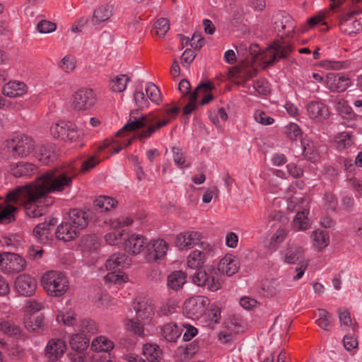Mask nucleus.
<instances>
[{"label": "nucleus", "instance_id": "f257e3e1", "mask_svg": "<svg viewBox=\"0 0 362 362\" xmlns=\"http://www.w3.org/2000/svg\"><path fill=\"white\" fill-rule=\"evenodd\" d=\"M75 173L73 167H60L47 170L34 182L17 187L8 192V199L20 202L26 214L31 218L41 216L45 208L42 199L49 193L61 192L72 185Z\"/></svg>", "mask_w": 362, "mask_h": 362}, {"label": "nucleus", "instance_id": "f03ea898", "mask_svg": "<svg viewBox=\"0 0 362 362\" xmlns=\"http://www.w3.org/2000/svg\"><path fill=\"white\" fill-rule=\"evenodd\" d=\"M179 110L178 107H174L166 110L163 115L151 113L139 119H129L123 129L117 132V135L120 134L123 130L134 131L146 127V129L141 131L138 137L140 140L148 139L175 118Z\"/></svg>", "mask_w": 362, "mask_h": 362}, {"label": "nucleus", "instance_id": "7ed1b4c3", "mask_svg": "<svg viewBox=\"0 0 362 362\" xmlns=\"http://www.w3.org/2000/svg\"><path fill=\"white\" fill-rule=\"evenodd\" d=\"M259 47L257 45H251L249 49L250 54L254 61L260 60L264 64V67L269 66L276 61L286 58L292 52L291 45L284 40H276L265 50L259 52Z\"/></svg>", "mask_w": 362, "mask_h": 362}, {"label": "nucleus", "instance_id": "20e7f679", "mask_svg": "<svg viewBox=\"0 0 362 362\" xmlns=\"http://www.w3.org/2000/svg\"><path fill=\"white\" fill-rule=\"evenodd\" d=\"M136 319L128 320L127 328L135 334L144 335V325L149 323L154 317L155 307L152 300L146 298H139L134 303Z\"/></svg>", "mask_w": 362, "mask_h": 362}, {"label": "nucleus", "instance_id": "39448f33", "mask_svg": "<svg viewBox=\"0 0 362 362\" xmlns=\"http://www.w3.org/2000/svg\"><path fill=\"white\" fill-rule=\"evenodd\" d=\"M41 283L44 289L51 296L61 297L69 288L67 277L58 271L50 270L45 272L42 276Z\"/></svg>", "mask_w": 362, "mask_h": 362}, {"label": "nucleus", "instance_id": "423d86ee", "mask_svg": "<svg viewBox=\"0 0 362 362\" xmlns=\"http://www.w3.org/2000/svg\"><path fill=\"white\" fill-rule=\"evenodd\" d=\"M49 131L54 138L61 140L76 141L80 139L76 126L70 122H57L50 127Z\"/></svg>", "mask_w": 362, "mask_h": 362}, {"label": "nucleus", "instance_id": "0eeeda50", "mask_svg": "<svg viewBox=\"0 0 362 362\" xmlns=\"http://www.w3.org/2000/svg\"><path fill=\"white\" fill-rule=\"evenodd\" d=\"M209 303V299L205 296H192L185 301L184 310L189 318L199 319L205 313Z\"/></svg>", "mask_w": 362, "mask_h": 362}, {"label": "nucleus", "instance_id": "6e6552de", "mask_svg": "<svg viewBox=\"0 0 362 362\" xmlns=\"http://www.w3.org/2000/svg\"><path fill=\"white\" fill-rule=\"evenodd\" d=\"M26 262L21 256L11 252L0 253V269L6 274L18 273L23 271Z\"/></svg>", "mask_w": 362, "mask_h": 362}, {"label": "nucleus", "instance_id": "1a4fd4ad", "mask_svg": "<svg viewBox=\"0 0 362 362\" xmlns=\"http://www.w3.org/2000/svg\"><path fill=\"white\" fill-rule=\"evenodd\" d=\"M35 146L33 138L25 134H17L8 142V146L12 148L13 153L21 158L30 155Z\"/></svg>", "mask_w": 362, "mask_h": 362}, {"label": "nucleus", "instance_id": "9d476101", "mask_svg": "<svg viewBox=\"0 0 362 362\" xmlns=\"http://www.w3.org/2000/svg\"><path fill=\"white\" fill-rule=\"evenodd\" d=\"M97 101L96 95L93 89L81 88L74 95L73 105L79 110H86L92 108Z\"/></svg>", "mask_w": 362, "mask_h": 362}, {"label": "nucleus", "instance_id": "9b49d317", "mask_svg": "<svg viewBox=\"0 0 362 362\" xmlns=\"http://www.w3.org/2000/svg\"><path fill=\"white\" fill-rule=\"evenodd\" d=\"M351 86L350 78L343 73H329L325 76V86L332 92H344Z\"/></svg>", "mask_w": 362, "mask_h": 362}, {"label": "nucleus", "instance_id": "f8f14e48", "mask_svg": "<svg viewBox=\"0 0 362 362\" xmlns=\"http://www.w3.org/2000/svg\"><path fill=\"white\" fill-rule=\"evenodd\" d=\"M169 248L168 243L163 239H154L148 242L145 259L148 262H154L162 259Z\"/></svg>", "mask_w": 362, "mask_h": 362}, {"label": "nucleus", "instance_id": "ddd939ff", "mask_svg": "<svg viewBox=\"0 0 362 362\" xmlns=\"http://www.w3.org/2000/svg\"><path fill=\"white\" fill-rule=\"evenodd\" d=\"M305 248L302 246L287 243L279 251L280 259L286 264H294L306 260L304 257Z\"/></svg>", "mask_w": 362, "mask_h": 362}, {"label": "nucleus", "instance_id": "4468645a", "mask_svg": "<svg viewBox=\"0 0 362 362\" xmlns=\"http://www.w3.org/2000/svg\"><path fill=\"white\" fill-rule=\"evenodd\" d=\"M148 240L141 235L129 233L123 243L124 250L129 255H137L141 254L144 248L147 247Z\"/></svg>", "mask_w": 362, "mask_h": 362}, {"label": "nucleus", "instance_id": "2eb2a0df", "mask_svg": "<svg viewBox=\"0 0 362 362\" xmlns=\"http://www.w3.org/2000/svg\"><path fill=\"white\" fill-rule=\"evenodd\" d=\"M306 111L309 118L315 122H321L327 119L330 115L329 107L322 100H315L308 103Z\"/></svg>", "mask_w": 362, "mask_h": 362}, {"label": "nucleus", "instance_id": "dca6fc26", "mask_svg": "<svg viewBox=\"0 0 362 362\" xmlns=\"http://www.w3.org/2000/svg\"><path fill=\"white\" fill-rule=\"evenodd\" d=\"M15 290L21 296H32L37 288V281L28 274L18 276L14 282Z\"/></svg>", "mask_w": 362, "mask_h": 362}, {"label": "nucleus", "instance_id": "f3484780", "mask_svg": "<svg viewBox=\"0 0 362 362\" xmlns=\"http://www.w3.org/2000/svg\"><path fill=\"white\" fill-rule=\"evenodd\" d=\"M357 12L353 11L344 15L339 23L340 30L349 36H354L362 30V18L353 20Z\"/></svg>", "mask_w": 362, "mask_h": 362}, {"label": "nucleus", "instance_id": "a211bd4d", "mask_svg": "<svg viewBox=\"0 0 362 362\" xmlns=\"http://www.w3.org/2000/svg\"><path fill=\"white\" fill-rule=\"evenodd\" d=\"M275 29L281 36H290L294 32V23L292 18L284 12L277 13L274 17Z\"/></svg>", "mask_w": 362, "mask_h": 362}, {"label": "nucleus", "instance_id": "6ab92c4d", "mask_svg": "<svg viewBox=\"0 0 362 362\" xmlns=\"http://www.w3.org/2000/svg\"><path fill=\"white\" fill-rule=\"evenodd\" d=\"M14 200L8 199V193L5 199L0 202V223H8L15 220L18 207Z\"/></svg>", "mask_w": 362, "mask_h": 362}, {"label": "nucleus", "instance_id": "aec40b11", "mask_svg": "<svg viewBox=\"0 0 362 362\" xmlns=\"http://www.w3.org/2000/svg\"><path fill=\"white\" fill-rule=\"evenodd\" d=\"M202 235L198 231H187L179 234L176 238V244L180 250H188L194 247L202 240Z\"/></svg>", "mask_w": 362, "mask_h": 362}, {"label": "nucleus", "instance_id": "412c9836", "mask_svg": "<svg viewBox=\"0 0 362 362\" xmlns=\"http://www.w3.org/2000/svg\"><path fill=\"white\" fill-rule=\"evenodd\" d=\"M238 259L232 255H226L220 259L217 271L220 274H225L230 276L235 274L239 269Z\"/></svg>", "mask_w": 362, "mask_h": 362}, {"label": "nucleus", "instance_id": "4be33fe9", "mask_svg": "<svg viewBox=\"0 0 362 362\" xmlns=\"http://www.w3.org/2000/svg\"><path fill=\"white\" fill-rule=\"evenodd\" d=\"M2 93L8 98L21 97L28 92L27 85L20 81H9L2 87Z\"/></svg>", "mask_w": 362, "mask_h": 362}, {"label": "nucleus", "instance_id": "5701e85b", "mask_svg": "<svg viewBox=\"0 0 362 362\" xmlns=\"http://www.w3.org/2000/svg\"><path fill=\"white\" fill-rule=\"evenodd\" d=\"M66 350L65 341L60 339H52L45 347V354L49 360L55 361L61 358Z\"/></svg>", "mask_w": 362, "mask_h": 362}, {"label": "nucleus", "instance_id": "b1692460", "mask_svg": "<svg viewBox=\"0 0 362 362\" xmlns=\"http://www.w3.org/2000/svg\"><path fill=\"white\" fill-rule=\"evenodd\" d=\"M105 266L108 271H123L129 266L128 257L122 252L114 253L106 260Z\"/></svg>", "mask_w": 362, "mask_h": 362}, {"label": "nucleus", "instance_id": "393cba45", "mask_svg": "<svg viewBox=\"0 0 362 362\" xmlns=\"http://www.w3.org/2000/svg\"><path fill=\"white\" fill-rule=\"evenodd\" d=\"M8 172L14 177H30L37 173V168L31 163L18 162L9 166Z\"/></svg>", "mask_w": 362, "mask_h": 362}, {"label": "nucleus", "instance_id": "a878e982", "mask_svg": "<svg viewBox=\"0 0 362 362\" xmlns=\"http://www.w3.org/2000/svg\"><path fill=\"white\" fill-rule=\"evenodd\" d=\"M214 88V86L211 82L203 83L199 84L194 90L192 93L190 94L188 103L183 108V113L185 115L191 114L196 108L197 104L196 101L197 97L201 93H206L209 90H211Z\"/></svg>", "mask_w": 362, "mask_h": 362}, {"label": "nucleus", "instance_id": "bb28decb", "mask_svg": "<svg viewBox=\"0 0 362 362\" xmlns=\"http://www.w3.org/2000/svg\"><path fill=\"white\" fill-rule=\"evenodd\" d=\"M79 231L69 221L62 222L56 230V236L59 240L71 241L78 237Z\"/></svg>", "mask_w": 362, "mask_h": 362}, {"label": "nucleus", "instance_id": "cd10ccee", "mask_svg": "<svg viewBox=\"0 0 362 362\" xmlns=\"http://www.w3.org/2000/svg\"><path fill=\"white\" fill-rule=\"evenodd\" d=\"M113 14V6L103 4L96 8L93 13L91 23L94 26H99L107 21Z\"/></svg>", "mask_w": 362, "mask_h": 362}, {"label": "nucleus", "instance_id": "c85d7f7f", "mask_svg": "<svg viewBox=\"0 0 362 362\" xmlns=\"http://www.w3.org/2000/svg\"><path fill=\"white\" fill-rule=\"evenodd\" d=\"M187 281V274L181 270L172 272L166 279V286L168 290L177 291L180 290Z\"/></svg>", "mask_w": 362, "mask_h": 362}, {"label": "nucleus", "instance_id": "c756f323", "mask_svg": "<svg viewBox=\"0 0 362 362\" xmlns=\"http://www.w3.org/2000/svg\"><path fill=\"white\" fill-rule=\"evenodd\" d=\"M67 221L80 231L88 226V214L84 211L74 209L69 211Z\"/></svg>", "mask_w": 362, "mask_h": 362}, {"label": "nucleus", "instance_id": "7c9ffc66", "mask_svg": "<svg viewBox=\"0 0 362 362\" xmlns=\"http://www.w3.org/2000/svg\"><path fill=\"white\" fill-rule=\"evenodd\" d=\"M114 229L105 235V243L111 246L123 247V243L125 241L128 233L125 230Z\"/></svg>", "mask_w": 362, "mask_h": 362}, {"label": "nucleus", "instance_id": "2f4dec72", "mask_svg": "<svg viewBox=\"0 0 362 362\" xmlns=\"http://www.w3.org/2000/svg\"><path fill=\"white\" fill-rule=\"evenodd\" d=\"M289 233V230L286 226H280L272 234L269 239V249L276 251L285 241Z\"/></svg>", "mask_w": 362, "mask_h": 362}, {"label": "nucleus", "instance_id": "473e14b6", "mask_svg": "<svg viewBox=\"0 0 362 362\" xmlns=\"http://www.w3.org/2000/svg\"><path fill=\"white\" fill-rule=\"evenodd\" d=\"M206 253L199 250L192 251L187 257V267L192 269H199L206 262Z\"/></svg>", "mask_w": 362, "mask_h": 362}, {"label": "nucleus", "instance_id": "72a5a7b5", "mask_svg": "<svg viewBox=\"0 0 362 362\" xmlns=\"http://www.w3.org/2000/svg\"><path fill=\"white\" fill-rule=\"evenodd\" d=\"M24 325L29 332H38L42 329L43 317L39 314H27L24 319Z\"/></svg>", "mask_w": 362, "mask_h": 362}, {"label": "nucleus", "instance_id": "f704fd0d", "mask_svg": "<svg viewBox=\"0 0 362 362\" xmlns=\"http://www.w3.org/2000/svg\"><path fill=\"white\" fill-rule=\"evenodd\" d=\"M182 329L175 324L169 322L161 329V335L168 341L175 342L180 337Z\"/></svg>", "mask_w": 362, "mask_h": 362}, {"label": "nucleus", "instance_id": "c9c22d12", "mask_svg": "<svg viewBox=\"0 0 362 362\" xmlns=\"http://www.w3.org/2000/svg\"><path fill=\"white\" fill-rule=\"evenodd\" d=\"M329 16L328 11H320L315 16L309 18L303 28V31L306 32L315 28L317 25H327L326 19Z\"/></svg>", "mask_w": 362, "mask_h": 362}, {"label": "nucleus", "instance_id": "e433bc0d", "mask_svg": "<svg viewBox=\"0 0 362 362\" xmlns=\"http://www.w3.org/2000/svg\"><path fill=\"white\" fill-rule=\"evenodd\" d=\"M114 348V343L105 336L95 338L91 343V349L96 352H108Z\"/></svg>", "mask_w": 362, "mask_h": 362}, {"label": "nucleus", "instance_id": "4c0bfd02", "mask_svg": "<svg viewBox=\"0 0 362 362\" xmlns=\"http://www.w3.org/2000/svg\"><path fill=\"white\" fill-rule=\"evenodd\" d=\"M143 353L150 362H159L163 354L158 345L148 343L144 345Z\"/></svg>", "mask_w": 362, "mask_h": 362}, {"label": "nucleus", "instance_id": "58836bf2", "mask_svg": "<svg viewBox=\"0 0 362 362\" xmlns=\"http://www.w3.org/2000/svg\"><path fill=\"white\" fill-rule=\"evenodd\" d=\"M51 223L44 222L39 223L35 227L33 234L39 242L45 243L49 240L51 233Z\"/></svg>", "mask_w": 362, "mask_h": 362}, {"label": "nucleus", "instance_id": "ea45409f", "mask_svg": "<svg viewBox=\"0 0 362 362\" xmlns=\"http://www.w3.org/2000/svg\"><path fill=\"white\" fill-rule=\"evenodd\" d=\"M57 321L66 326H74L76 322V314L71 308H63L58 312Z\"/></svg>", "mask_w": 362, "mask_h": 362}, {"label": "nucleus", "instance_id": "a19ab883", "mask_svg": "<svg viewBox=\"0 0 362 362\" xmlns=\"http://www.w3.org/2000/svg\"><path fill=\"white\" fill-rule=\"evenodd\" d=\"M71 348L80 353L83 351L88 346L89 339L83 334L76 333L73 334L69 341Z\"/></svg>", "mask_w": 362, "mask_h": 362}, {"label": "nucleus", "instance_id": "79ce46f5", "mask_svg": "<svg viewBox=\"0 0 362 362\" xmlns=\"http://www.w3.org/2000/svg\"><path fill=\"white\" fill-rule=\"evenodd\" d=\"M104 280L106 284L121 285L128 282L129 277L123 271H110L105 276Z\"/></svg>", "mask_w": 362, "mask_h": 362}, {"label": "nucleus", "instance_id": "37998d69", "mask_svg": "<svg viewBox=\"0 0 362 362\" xmlns=\"http://www.w3.org/2000/svg\"><path fill=\"white\" fill-rule=\"evenodd\" d=\"M262 289L266 296L274 297L280 293L281 284L277 279H271L262 283Z\"/></svg>", "mask_w": 362, "mask_h": 362}, {"label": "nucleus", "instance_id": "c03bdc74", "mask_svg": "<svg viewBox=\"0 0 362 362\" xmlns=\"http://www.w3.org/2000/svg\"><path fill=\"white\" fill-rule=\"evenodd\" d=\"M340 325L345 331H355L356 325L353 322L350 313L345 308H339L338 310Z\"/></svg>", "mask_w": 362, "mask_h": 362}, {"label": "nucleus", "instance_id": "a18cd8bd", "mask_svg": "<svg viewBox=\"0 0 362 362\" xmlns=\"http://www.w3.org/2000/svg\"><path fill=\"white\" fill-rule=\"evenodd\" d=\"M317 316L315 324L321 329L329 331L332 327L331 315L325 309H318Z\"/></svg>", "mask_w": 362, "mask_h": 362}, {"label": "nucleus", "instance_id": "49530a36", "mask_svg": "<svg viewBox=\"0 0 362 362\" xmlns=\"http://www.w3.org/2000/svg\"><path fill=\"white\" fill-rule=\"evenodd\" d=\"M308 211L298 212L293 221V226L297 230H305L310 228V223L308 218Z\"/></svg>", "mask_w": 362, "mask_h": 362}, {"label": "nucleus", "instance_id": "de8ad7c7", "mask_svg": "<svg viewBox=\"0 0 362 362\" xmlns=\"http://www.w3.org/2000/svg\"><path fill=\"white\" fill-rule=\"evenodd\" d=\"M218 271L208 269L207 282L206 286L211 291H216L221 288L222 280L218 277Z\"/></svg>", "mask_w": 362, "mask_h": 362}, {"label": "nucleus", "instance_id": "09e8293b", "mask_svg": "<svg viewBox=\"0 0 362 362\" xmlns=\"http://www.w3.org/2000/svg\"><path fill=\"white\" fill-rule=\"evenodd\" d=\"M130 78L126 74L117 76L110 81V88L114 92L121 93L125 90Z\"/></svg>", "mask_w": 362, "mask_h": 362}, {"label": "nucleus", "instance_id": "8fccbe9b", "mask_svg": "<svg viewBox=\"0 0 362 362\" xmlns=\"http://www.w3.org/2000/svg\"><path fill=\"white\" fill-rule=\"evenodd\" d=\"M313 245L319 249L327 247L329 243V238L326 232L316 230L312 233Z\"/></svg>", "mask_w": 362, "mask_h": 362}, {"label": "nucleus", "instance_id": "3c124183", "mask_svg": "<svg viewBox=\"0 0 362 362\" xmlns=\"http://www.w3.org/2000/svg\"><path fill=\"white\" fill-rule=\"evenodd\" d=\"M117 202L113 198L107 196H100L95 201V205L102 211H107L113 209Z\"/></svg>", "mask_w": 362, "mask_h": 362}, {"label": "nucleus", "instance_id": "603ef678", "mask_svg": "<svg viewBox=\"0 0 362 362\" xmlns=\"http://www.w3.org/2000/svg\"><path fill=\"white\" fill-rule=\"evenodd\" d=\"M269 91L270 86L268 81L264 79H259L254 83L252 88L248 90V93L266 95Z\"/></svg>", "mask_w": 362, "mask_h": 362}, {"label": "nucleus", "instance_id": "864d4df0", "mask_svg": "<svg viewBox=\"0 0 362 362\" xmlns=\"http://www.w3.org/2000/svg\"><path fill=\"white\" fill-rule=\"evenodd\" d=\"M76 59L71 55L64 56L59 63V68L66 74L73 72L76 69Z\"/></svg>", "mask_w": 362, "mask_h": 362}, {"label": "nucleus", "instance_id": "5fc2aeb1", "mask_svg": "<svg viewBox=\"0 0 362 362\" xmlns=\"http://www.w3.org/2000/svg\"><path fill=\"white\" fill-rule=\"evenodd\" d=\"M145 90L149 100L156 104L160 103L161 101L160 91L155 84L148 83Z\"/></svg>", "mask_w": 362, "mask_h": 362}, {"label": "nucleus", "instance_id": "6e6d98bb", "mask_svg": "<svg viewBox=\"0 0 362 362\" xmlns=\"http://www.w3.org/2000/svg\"><path fill=\"white\" fill-rule=\"evenodd\" d=\"M153 29L157 36L163 37L170 29V25L168 19L165 18H159L154 23Z\"/></svg>", "mask_w": 362, "mask_h": 362}, {"label": "nucleus", "instance_id": "4d7b16f0", "mask_svg": "<svg viewBox=\"0 0 362 362\" xmlns=\"http://www.w3.org/2000/svg\"><path fill=\"white\" fill-rule=\"evenodd\" d=\"M253 117L255 122L264 126L271 125L275 121L273 117L269 116L264 110L259 109L255 110Z\"/></svg>", "mask_w": 362, "mask_h": 362}, {"label": "nucleus", "instance_id": "13d9d810", "mask_svg": "<svg viewBox=\"0 0 362 362\" xmlns=\"http://www.w3.org/2000/svg\"><path fill=\"white\" fill-rule=\"evenodd\" d=\"M177 306V303L175 299L168 298L161 305L159 308L158 314L160 315H168L175 312Z\"/></svg>", "mask_w": 362, "mask_h": 362}, {"label": "nucleus", "instance_id": "bf43d9fd", "mask_svg": "<svg viewBox=\"0 0 362 362\" xmlns=\"http://www.w3.org/2000/svg\"><path fill=\"white\" fill-rule=\"evenodd\" d=\"M337 147L339 150L349 147L353 144L351 135L348 132H341L338 134L335 139Z\"/></svg>", "mask_w": 362, "mask_h": 362}, {"label": "nucleus", "instance_id": "052dcab7", "mask_svg": "<svg viewBox=\"0 0 362 362\" xmlns=\"http://www.w3.org/2000/svg\"><path fill=\"white\" fill-rule=\"evenodd\" d=\"M285 133L291 140L300 139L303 135V132L299 126L292 122L286 126Z\"/></svg>", "mask_w": 362, "mask_h": 362}, {"label": "nucleus", "instance_id": "680f3d73", "mask_svg": "<svg viewBox=\"0 0 362 362\" xmlns=\"http://www.w3.org/2000/svg\"><path fill=\"white\" fill-rule=\"evenodd\" d=\"M172 153L173 161L177 168H184L189 167V164L187 163L185 157L181 149L173 147L172 148Z\"/></svg>", "mask_w": 362, "mask_h": 362}, {"label": "nucleus", "instance_id": "e2e57ef3", "mask_svg": "<svg viewBox=\"0 0 362 362\" xmlns=\"http://www.w3.org/2000/svg\"><path fill=\"white\" fill-rule=\"evenodd\" d=\"M80 334H83L85 336L87 334H92L97 331V326L94 321L92 320L84 319L82 320L79 325Z\"/></svg>", "mask_w": 362, "mask_h": 362}, {"label": "nucleus", "instance_id": "0e129e2a", "mask_svg": "<svg viewBox=\"0 0 362 362\" xmlns=\"http://www.w3.org/2000/svg\"><path fill=\"white\" fill-rule=\"evenodd\" d=\"M301 144L303 146V154L305 158L311 162H315L319 158V154L317 150L314 149L313 144L312 143L307 144L305 146L303 141Z\"/></svg>", "mask_w": 362, "mask_h": 362}, {"label": "nucleus", "instance_id": "69168bd1", "mask_svg": "<svg viewBox=\"0 0 362 362\" xmlns=\"http://www.w3.org/2000/svg\"><path fill=\"white\" fill-rule=\"evenodd\" d=\"M36 28L40 33H51L56 30L57 25L55 23L47 20H41L37 23Z\"/></svg>", "mask_w": 362, "mask_h": 362}, {"label": "nucleus", "instance_id": "338daca9", "mask_svg": "<svg viewBox=\"0 0 362 362\" xmlns=\"http://www.w3.org/2000/svg\"><path fill=\"white\" fill-rule=\"evenodd\" d=\"M334 107L338 113L342 116L349 115L351 112V107L342 98L336 100L334 102Z\"/></svg>", "mask_w": 362, "mask_h": 362}, {"label": "nucleus", "instance_id": "774afa93", "mask_svg": "<svg viewBox=\"0 0 362 362\" xmlns=\"http://www.w3.org/2000/svg\"><path fill=\"white\" fill-rule=\"evenodd\" d=\"M134 98L136 105L141 109L148 107L150 105L147 95H146L141 90L135 91Z\"/></svg>", "mask_w": 362, "mask_h": 362}]
</instances>
